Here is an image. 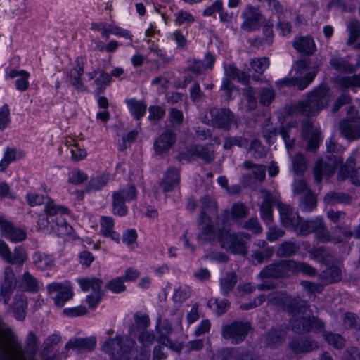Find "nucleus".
I'll return each mask as SVG.
<instances>
[{"label":"nucleus","instance_id":"f257e3e1","mask_svg":"<svg viewBox=\"0 0 360 360\" xmlns=\"http://www.w3.org/2000/svg\"><path fill=\"white\" fill-rule=\"evenodd\" d=\"M230 213L224 212L218 217L219 229L218 240L221 247L232 253L245 255L247 253L246 242L250 240V235L245 232L231 233L227 228L231 225Z\"/></svg>","mask_w":360,"mask_h":360},{"label":"nucleus","instance_id":"f03ea898","mask_svg":"<svg viewBox=\"0 0 360 360\" xmlns=\"http://www.w3.org/2000/svg\"><path fill=\"white\" fill-rule=\"evenodd\" d=\"M330 100V89L326 86H320L310 92L306 100L295 103L292 106V111L307 117L316 116L328 105Z\"/></svg>","mask_w":360,"mask_h":360},{"label":"nucleus","instance_id":"7ed1b4c3","mask_svg":"<svg viewBox=\"0 0 360 360\" xmlns=\"http://www.w3.org/2000/svg\"><path fill=\"white\" fill-rule=\"evenodd\" d=\"M306 310L290 311L292 316L290 319V327L293 332L297 334L318 333L324 329V323L314 316L309 309V305L304 302Z\"/></svg>","mask_w":360,"mask_h":360},{"label":"nucleus","instance_id":"20e7f679","mask_svg":"<svg viewBox=\"0 0 360 360\" xmlns=\"http://www.w3.org/2000/svg\"><path fill=\"white\" fill-rule=\"evenodd\" d=\"M134 344V340L129 337L116 336L106 340L102 349L111 356L112 360H130Z\"/></svg>","mask_w":360,"mask_h":360},{"label":"nucleus","instance_id":"39448f33","mask_svg":"<svg viewBox=\"0 0 360 360\" xmlns=\"http://www.w3.org/2000/svg\"><path fill=\"white\" fill-rule=\"evenodd\" d=\"M295 231L302 236H307L310 233H314L317 240L323 243L330 240V233L326 229L323 219L320 217L307 221L301 219L298 229Z\"/></svg>","mask_w":360,"mask_h":360},{"label":"nucleus","instance_id":"423d86ee","mask_svg":"<svg viewBox=\"0 0 360 360\" xmlns=\"http://www.w3.org/2000/svg\"><path fill=\"white\" fill-rule=\"evenodd\" d=\"M252 329L249 322L240 321H233L222 327V337L231 341L233 344H238L243 342Z\"/></svg>","mask_w":360,"mask_h":360},{"label":"nucleus","instance_id":"0eeeda50","mask_svg":"<svg viewBox=\"0 0 360 360\" xmlns=\"http://www.w3.org/2000/svg\"><path fill=\"white\" fill-rule=\"evenodd\" d=\"M195 158H198L205 163H211L214 161L215 155L213 150L206 146L192 145L186 151L181 152L177 156L179 161L186 160L190 162Z\"/></svg>","mask_w":360,"mask_h":360},{"label":"nucleus","instance_id":"6e6552de","mask_svg":"<svg viewBox=\"0 0 360 360\" xmlns=\"http://www.w3.org/2000/svg\"><path fill=\"white\" fill-rule=\"evenodd\" d=\"M340 162L333 155L327 156L325 159H319L316 161L314 167V181L320 184L325 176L328 178L334 174Z\"/></svg>","mask_w":360,"mask_h":360},{"label":"nucleus","instance_id":"1a4fd4ad","mask_svg":"<svg viewBox=\"0 0 360 360\" xmlns=\"http://www.w3.org/2000/svg\"><path fill=\"white\" fill-rule=\"evenodd\" d=\"M268 301L269 303L276 306L287 307L289 311L296 310H306L304 301L299 298H292L288 296L282 291H274L269 295Z\"/></svg>","mask_w":360,"mask_h":360},{"label":"nucleus","instance_id":"9d476101","mask_svg":"<svg viewBox=\"0 0 360 360\" xmlns=\"http://www.w3.org/2000/svg\"><path fill=\"white\" fill-rule=\"evenodd\" d=\"M155 329L158 334L157 340L159 343L176 352L181 350V345L180 344L174 342L169 338V335L172 333L173 328L171 323L167 319H162L160 316L158 319Z\"/></svg>","mask_w":360,"mask_h":360},{"label":"nucleus","instance_id":"9b49d317","mask_svg":"<svg viewBox=\"0 0 360 360\" xmlns=\"http://www.w3.org/2000/svg\"><path fill=\"white\" fill-rule=\"evenodd\" d=\"M79 283L84 291L92 290V294L87 296L86 302L91 307H95L102 297L103 292L101 291L102 281L93 278L91 279L82 278L79 280Z\"/></svg>","mask_w":360,"mask_h":360},{"label":"nucleus","instance_id":"f8f14e48","mask_svg":"<svg viewBox=\"0 0 360 360\" xmlns=\"http://www.w3.org/2000/svg\"><path fill=\"white\" fill-rule=\"evenodd\" d=\"M243 22L241 28L248 32H252L260 27L262 14L258 7L248 5L242 13Z\"/></svg>","mask_w":360,"mask_h":360},{"label":"nucleus","instance_id":"ddd939ff","mask_svg":"<svg viewBox=\"0 0 360 360\" xmlns=\"http://www.w3.org/2000/svg\"><path fill=\"white\" fill-rule=\"evenodd\" d=\"M289 274V260H283L266 266L261 271L259 276L262 278H280L288 277Z\"/></svg>","mask_w":360,"mask_h":360},{"label":"nucleus","instance_id":"4468645a","mask_svg":"<svg viewBox=\"0 0 360 360\" xmlns=\"http://www.w3.org/2000/svg\"><path fill=\"white\" fill-rule=\"evenodd\" d=\"M209 112L214 126L225 130L230 129L234 115L229 109L212 108Z\"/></svg>","mask_w":360,"mask_h":360},{"label":"nucleus","instance_id":"2eb2a0df","mask_svg":"<svg viewBox=\"0 0 360 360\" xmlns=\"http://www.w3.org/2000/svg\"><path fill=\"white\" fill-rule=\"evenodd\" d=\"M352 119L342 120L338 124L341 136L349 141L360 139V117Z\"/></svg>","mask_w":360,"mask_h":360},{"label":"nucleus","instance_id":"dca6fc26","mask_svg":"<svg viewBox=\"0 0 360 360\" xmlns=\"http://www.w3.org/2000/svg\"><path fill=\"white\" fill-rule=\"evenodd\" d=\"M289 347L295 354H306L317 349L319 344L309 337H296L290 341Z\"/></svg>","mask_w":360,"mask_h":360},{"label":"nucleus","instance_id":"f3484780","mask_svg":"<svg viewBox=\"0 0 360 360\" xmlns=\"http://www.w3.org/2000/svg\"><path fill=\"white\" fill-rule=\"evenodd\" d=\"M280 217L283 225L293 230H297L301 222L300 216L295 213L292 208L281 202H277Z\"/></svg>","mask_w":360,"mask_h":360},{"label":"nucleus","instance_id":"a211bd4d","mask_svg":"<svg viewBox=\"0 0 360 360\" xmlns=\"http://www.w3.org/2000/svg\"><path fill=\"white\" fill-rule=\"evenodd\" d=\"M176 141V134L172 129H166L155 139L154 150L157 155L167 153Z\"/></svg>","mask_w":360,"mask_h":360},{"label":"nucleus","instance_id":"6ab92c4d","mask_svg":"<svg viewBox=\"0 0 360 360\" xmlns=\"http://www.w3.org/2000/svg\"><path fill=\"white\" fill-rule=\"evenodd\" d=\"M47 290L50 294L58 292L53 300L55 304L58 307H62L72 297V288L68 284L53 283L47 286Z\"/></svg>","mask_w":360,"mask_h":360},{"label":"nucleus","instance_id":"aec40b11","mask_svg":"<svg viewBox=\"0 0 360 360\" xmlns=\"http://www.w3.org/2000/svg\"><path fill=\"white\" fill-rule=\"evenodd\" d=\"M354 160L348 159L340 168L337 176L338 181H344L349 178L353 184L360 186V167L356 169H354Z\"/></svg>","mask_w":360,"mask_h":360},{"label":"nucleus","instance_id":"412c9836","mask_svg":"<svg viewBox=\"0 0 360 360\" xmlns=\"http://www.w3.org/2000/svg\"><path fill=\"white\" fill-rule=\"evenodd\" d=\"M16 286V278L11 267L8 266L4 270V278L1 285L0 297H3L6 304Z\"/></svg>","mask_w":360,"mask_h":360},{"label":"nucleus","instance_id":"4be33fe9","mask_svg":"<svg viewBox=\"0 0 360 360\" xmlns=\"http://www.w3.org/2000/svg\"><path fill=\"white\" fill-rule=\"evenodd\" d=\"M261 193L263 198L260 205L261 217L266 223H270L273 218L272 206L278 202L276 196L268 191L262 190Z\"/></svg>","mask_w":360,"mask_h":360},{"label":"nucleus","instance_id":"5701e85b","mask_svg":"<svg viewBox=\"0 0 360 360\" xmlns=\"http://www.w3.org/2000/svg\"><path fill=\"white\" fill-rule=\"evenodd\" d=\"M316 75V72L315 70H311L307 72V75L300 79L297 78H283L277 81L276 84L278 87H282L284 86H292L297 85L300 90H303L312 82Z\"/></svg>","mask_w":360,"mask_h":360},{"label":"nucleus","instance_id":"b1692460","mask_svg":"<svg viewBox=\"0 0 360 360\" xmlns=\"http://www.w3.org/2000/svg\"><path fill=\"white\" fill-rule=\"evenodd\" d=\"M180 181L179 170L176 168H169L166 172L164 178L159 183L163 192H170L178 186Z\"/></svg>","mask_w":360,"mask_h":360},{"label":"nucleus","instance_id":"393cba45","mask_svg":"<svg viewBox=\"0 0 360 360\" xmlns=\"http://www.w3.org/2000/svg\"><path fill=\"white\" fill-rule=\"evenodd\" d=\"M330 65L336 71L342 73L351 74L357 70L359 65L351 64L346 58L339 55H332L329 60Z\"/></svg>","mask_w":360,"mask_h":360},{"label":"nucleus","instance_id":"a878e982","mask_svg":"<svg viewBox=\"0 0 360 360\" xmlns=\"http://www.w3.org/2000/svg\"><path fill=\"white\" fill-rule=\"evenodd\" d=\"M292 46L300 53L307 56L312 55L316 51V44L310 36L296 37L293 41Z\"/></svg>","mask_w":360,"mask_h":360},{"label":"nucleus","instance_id":"bb28decb","mask_svg":"<svg viewBox=\"0 0 360 360\" xmlns=\"http://www.w3.org/2000/svg\"><path fill=\"white\" fill-rule=\"evenodd\" d=\"M308 252L310 259L326 265H328L335 261V257L332 252L323 246L314 247Z\"/></svg>","mask_w":360,"mask_h":360},{"label":"nucleus","instance_id":"cd10ccee","mask_svg":"<svg viewBox=\"0 0 360 360\" xmlns=\"http://www.w3.org/2000/svg\"><path fill=\"white\" fill-rule=\"evenodd\" d=\"M342 269L337 265H332L319 274V280L325 285L339 282L342 280Z\"/></svg>","mask_w":360,"mask_h":360},{"label":"nucleus","instance_id":"c85d7f7f","mask_svg":"<svg viewBox=\"0 0 360 360\" xmlns=\"http://www.w3.org/2000/svg\"><path fill=\"white\" fill-rule=\"evenodd\" d=\"M285 337V328L283 327L274 328L267 333L265 343L268 347H276L284 342Z\"/></svg>","mask_w":360,"mask_h":360},{"label":"nucleus","instance_id":"c756f323","mask_svg":"<svg viewBox=\"0 0 360 360\" xmlns=\"http://www.w3.org/2000/svg\"><path fill=\"white\" fill-rule=\"evenodd\" d=\"M0 228L8 235V237L13 242H20L23 240L26 237L24 231L14 228L13 225L0 217Z\"/></svg>","mask_w":360,"mask_h":360},{"label":"nucleus","instance_id":"7c9ffc66","mask_svg":"<svg viewBox=\"0 0 360 360\" xmlns=\"http://www.w3.org/2000/svg\"><path fill=\"white\" fill-rule=\"evenodd\" d=\"M238 282V276L235 271L226 272L219 279V285L221 293L228 296L233 290Z\"/></svg>","mask_w":360,"mask_h":360},{"label":"nucleus","instance_id":"2f4dec72","mask_svg":"<svg viewBox=\"0 0 360 360\" xmlns=\"http://www.w3.org/2000/svg\"><path fill=\"white\" fill-rule=\"evenodd\" d=\"M96 345V340L95 337L72 338L67 343L66 348L91 351L95 348Z\"/></svg>","mask_w":360,"mask_h":360},{"label":"nucleus","instance_id":"473e14b6","mask_svg":"<svg viewBox=\"0 0 360 360\" xmlns=\"http://www.w3.org/2000/svg\"><path fill=\"white\" fill-rule=\"evenodd\" d=\"M84 73L83 66L79 63H77V65L72 69L69 74L68 78L70 83L77 90L79 91H86V87L84 86L83 82L81 80V77Z\"/></svg>","mask_w":360,"mask_h":360},{"label":"nucleus","instance_id":"72a5a7b5","mask_svg":"<svg viewBox=\"0 0 360 360\" xmlns=\"http://www.w3.org/2000/svg\"><path fill=\"white\" fill-rule=\"evenodd\" d=\"M289 262L290 273H301L308 276H315L317 274V270L308 263L295 260H289Z\"/></svg>","mask_w":360,"mask_h":360},{"label":"nucleus","instance_id":"f704fd0d","mask_svg":"<svg viewBox=\"0 0 360 360\" xmlns=\"http://www.w3.org/2000/svg\"><path fill=\"white\" fill-rule=\"evenodd\" d=\"M352 200V196L343 192L331 191L324 196V202L330 205L336 204L349 205Z\"/></svg>","mask_w":360,"mask_h":360},{"label":"nucleus","instance_id":"c9c22d12","mask_svg":"<svg viewBox=\"0 0 360 360\" xmlns=\"http://www.w3.org/2000/svg\"><path fill=\"white\" fill-rule=\"evenodd\" d=\"M27 302L25 295H16L14 297L13 313L18 320H23L26 314Z\"/></svg>","mask_w":360,"mask_h":360},{"label":"nucleus","instance_id":"e433bc0d","mask_svg":"<svg viewBox=\"0 0 360 360\" xmlns=\"http://www.w3.org/2000/svg\"><path fill=\"white\" fill-rule=\"evenodd\" d=\"M300 250V245L295 242L285 241L281 243L276 250L278 257H289L295 255Z\"/></svg>","mask_w":360,"mask_h":360},{"label":"nucleus","instance_id":"4c0bfd02","mask_svg":"<svg viewBox=\"0 0 360 360\" xmlns=\"http://www.w3.org/2000/svg\"><path fill=\"white\" fill-rule=\"evenodd\" d=\"M226 78L231 79H238V82L248 84L250 81V76L243 71L238 70L234 65L230 64L225 68Z\"/></svg>","mask_w":360,"mask_h":360},{"label":"nucleus","instance_id":"58836bf2","mask_svg":"<svg viewBox=\"0 0 360 360\" xmlns=\"http://www.w3.org/2000/svg\"><path fill=\"white\" fill-rule=\"evenodd\" d=\"M347 30L349 32V38L347 41V46H354L360 37V22L357 20H350L347 24Z\"/></svg>","mask_w":360,"mask_h":360},{"label":"nucleus","instance_id":"ea45409f","mask_svg":"<svg viewBox=\"0 0 360 360\" xmlns=\"http://www.w3.org/2000/svg\"><path fill=\"white\" fill-rule=\"evenodd\" d=\"M8 76L11 78L19 77L15 82L17 89L20 91H25L28 89L29 82L27 81L30 74L25 70H11Z\"/></svg>","mask_w":360,"mask_h":360},{"label":"nucleus","instance_id":"a19ab883","mask_svg":"<svg viewBox=\"0 0 360 360\" xmlns=\"http://www.w3.org/2000/svg\"><path fill=\"white\" fill-rule=\"evenodd\" d=\"M51 229L61 236H70L73 231L72 227L68 224L61 215L56 216V223L51 225Z\"/></svg>","mask_w":360,"mask_h":360},{"label":"nucleus","instance_id":"79ce46f5","mask_svg":"<svg viewBox=\"0 0 360 360\" xmlns=\"http://www.w3.org/2000/svg\"><path fill=\"white\" fill-rule=\"evenodd\" d=\"M317 200L313 192L308 193L300 198L299 207L301 210L306 212H311L316 207Z\"/></svg>","mask_w":360,"mask_h":360},{"label":"nucleus","instance_id":"37998d69","mask_svg":"<svg viewBox=\"0 0 360 360\" xmlns=\"http://www.w3.org/2000/svg\"><path fill=\"white\" fill-rule=\"evenodd\" d=\"M243 167L245 169H250L254 178L259 181H262L266 176V167L262 165H256L250 160H246L243 164Z\"/></svg>","mask_w":360,"mask_h":360},{"label":"nucleus","instance_id":"c03bdc74","mask_svg":"<svg viewBox=\"0 0 360 360\" xmlns=\"http://www.w3.org/2000/svg\"><path fill=\"white\" fill-rule=\"evenodd\" d=\"M101 226V231L103 236L110 237L112 239L117 241L119 240V235L113 231L114 222L111 217H102Z\"/></svg>","mask_w":360,"mask_h":360},{"label":"nucleus","instance_id":"a18cd8bd","mask_svg":"<svg viewBox=\"0 0 360 360\" xmlns=\"http://www.w3.org/2000/svg\"><path fill=\"white\" fill-rule=\"evenodd\" d=\"M21 287L24 290L32 293H36L39 290V282L29 272H25L23 274Z\"/></svg>","mask_w":360,"mask_h":360},{"label":"nucleus","instance_id":"49530a36","mask_svg":"<svg viewBox=\"0 0 360 360\" xmlns=\"http://www.w3.org/2000/svg\"><path fill=\"white\" fill-rule=\"evenodd\" d=\"M336 82L342 89L360 87V72L353 76L341 77Z\"/></svg>","mask_w":360,"mask_h":360},{"label":"nucleus","instance_id":"de8ad7c7","mask_svg":"<svg viewBox=\"0 0 360 360\" xmlns=\"http://www.w3.org/2000/svg\"><path fill=\"white\" fill-rule=\"evenodd\" d=\"M34 263L37 269L45 270L53 266L54 259L50 255H42L40 253H35L34 255Z\"/></svg>","mask_w":360,"mask_h":360},{"label":"nucleus","instance_id":"09e8293b","mask_svg":"<svg viewBox=\"0 0 360 360\" xmlns=\"http://www.w3.org/2000/svg\"><path fill=\"white\" fill-rule=\"evenodd\" d=\"M38 338L36 335L30 331L25 340V349L29 358L33 357L39 349Z\"/></svg>","mask_w":360,"mask_h":360},{"label":"nucleus","instance_id":"8fccbe9b","mask_svg":"<svg viewBox=\"0 0 360 360\" xmlns=\"http://www.w3.org/2000/svg\"><path fill=\"white\" fill-rule=\"evenodd\" d=\"M127 103L130 112L135 116L136 120H139L144 115L146 110V105L144 103L131 99L128 100Z\"/></svg>","mask_w":360,"mask_h":360},{"label":"nucleus","instance_id":"3c124183","mask_svg":"<svg viewBox=\"0 0 360 360\" xmlns=\"http://www.w3.org/2000/svg\"><path fill=\"white\" fill-rule=\"evenodd\" d=\"M325 340L337 349H342L345 345V340L339 334L325 332L323 334Z\"/></svg>","mask_w":360,"mask_h":360},{"label":"nucleus","instance_id":"603ef678","mask_svg":"<svg viewBox=\"0 0 360 360\" xmlns=\"http://www.w3.org/2000/svg\"><path fill=\"white\" fill-rule=\"evenodd\" d=\"M310 63V59L307 56L301 57L296 61L294 68L297 79H300L307 75L305 72L309 70Z\"/></svg>","mask_w":360,"mask_h":360},{"label":"nucleus","instance_id":"864d4df0","mask_svg":"<svg viewBox=\"0 0 360 360\" xmlns=\"http://www.w3.org/2000/svg\"><path fill=\"white\" fill-rule=\"evenodd\" d=\"M219 233V231L217 232ZM218 238V233L214 231V228L210 224H206L202 231L198 235V240L199 243H204L205 242H212Z\"/></svg>","mask_w":360,"mask_h":360},{"label":"nucleus","instance_id":"5fc2aeb1","mask_svg":"<svg viewBox=\"0 0 360 360\" xmlns=\"http://www.w3.org/2000/svg\"><path fill=\"white\" fill-rule=\"evenodd\" d=\"M113 212L120 216H124L127 212L123 196L121 193H114L113 195Z\"/></svg>","mask_w":360,"mask_h":360},{"label":"nucleus","instance_id":"6e6d98bb","mask_svg":"<svg viewBox=\"0 0 360 360\" xmlns=\"http://www.w3.org/2000/svg\"><path fill=\"white\" fill-rule=\"evenodd\" d=\"M248 214V208L243 202L234 203L231 207V215L233 220L238 221Z\"/></svg>","mask_w":360,"mask_h":360},{"label":"nucleus","instance_id":"4d7b16f0","mask_svg":"<svg viewBox=\"0 0 360 360\" xmlns=\"http://www.w3.org/2000/svg\"><path fill=\"white\" fill-rule=\"evenodd\" d=\"M262 134L266 141L269 145L273 144L276 141L278 134L277 127L268 120L262 128Z\"/></svg>","mask_w":360,"mask_h":360},{"label":"nucleus","instance_id":"13d9d810","mask_svg":"<svg viewBox=\"0 0 360 360\" xmlns=\"http://www.w3.org/2000/svg\"><path fill=\"white\" fill-rule=\"evenodd\" d=\"M292 166L295 174L302 175L307 169L304 157L301 153H297L292 158Z\"/></svg>","mask_w":360,"mask_h":360},{"label":"nucleus","instance_id":"bf43d9fd","mask_svg":"<svg viewBox=\"0 0 360 360\" xmlns=\"http://www.w3.org/2000/svg\"><path fill=\"white\" fill-rule=\"evenodd\" d=\"M250 65L255 72L262 74L269 67V60L267 57L253 58L250 62Z\"/></svg>","mask_w":360,"mask_h":360},{"label":"nucleus","instance_id":"052dcab7","mask_svg":"<svg viewBox=\"0 0 360 360\" xmlns=\"http://www.w3.org/2000/svg\"><path fill=\"white\" fill-rule=\"evenodd\" d=\"M292 191L295 195L300 197L312 192L306 181L302 179L295 180L292 184Z\"/></svg>","mask_w":360,"mask_h":360},{"label":"nucleus","instance_id":"680f3d73","mask_svg":"<svg viewBox=\"0 0 360 360\" xmlns=\"http://www.w3.org/2000/svg\"><path fill=\"white\" fill-rule=\"evenodd\" d=\"M249 152L251 153V155L257 159L262 158L265 157L266 155V151L265 148L262 145L261 142L255 139L251 142Z\"/></svg>","mask_w":360,"mask_h":360},{"label":"nucleus","instance_id":"e2e57ef3","mask_svg":"<svg viewBox=\"0 0 360 360\" xmlns=\"http://www.w3.org/2000/svg\"><path fill=\"white\" fill-rule=\"evenodd\" d=\"M243 94L247 101L246 107L248 110H255L257 107V100L254 89L251 86H247L243 89Z\"/></svg>","mask_w":360,"mask_h":360},{"label":"nucleus","instance_id":"0e129e2a","mask_svg":"<svg viewBox=\"0 0 360 360\" xmlns=\"http://www.w3.org/2000/svg\"><path fill=\"white\" fill-rule=\"evenodd\" d=\"M110 179V175L103 174L91 179L88 185V189L90 190H99L106 185Z\"/></svg>","mask_w":360,"mask_h":360},{"label":"nucleus","instance_id":"69168bd1","mask_svg":"<svg viewBox=\"0 0 360 360\" xmlns=\"http://www.w3.org/2000/svg\"><path fill=\"white\" fill-rule=\"evenodd\" d=\"M343 324L347 328L360 330V322L359 318L353 313L347 312L345 314Z\"/></svg>","mask_w":360,"mask_h":360},{"label":"nucleus","instance_id":"338daca9","mask_svg":"<svg viewBox=\"0 0 360 360\" xmlns=\"http://www.w3.org/2000/svg\"><path fill=\"white\" fill-rule=\"evenodd\" d=\"M27 259V255L24 249L22 248H17L13 252L11 253L8 262L11 264H22Z\"/></svg>","mask_w":360,"mask_h":360},{"label":"nucleus","instance_id":"774afa93","mask_svg":"<svg viewBox=\"0 0 360 360\" xmlns=\"http://www.w3.org/2000/svg\"><path fill=\"white\" fill-rule=\"evenodd\" d=\"M11 350L12 360H32L27 358L20 343L18 342L12 343Z\"/></svg>","mask_w":360,"mask_h":360}]
</instances>
